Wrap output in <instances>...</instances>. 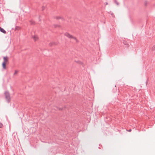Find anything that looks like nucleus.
I'll return each mask as SVG.
<instances>
[{
    "label": "nucleus",
    "mask_w": 155,
    "mask_h": 155,
    "mask_svg": "<svg viewBox=\"0 0 155 155\" xmlns=\"http://www.w3.org/2000/svg\"><path fill=\"white\" fill-rule=\"evenodd\" d=\"M0 31L4 34L6 33V31L2 28L0 26Z\"/></svg>",
    "instance_id": "obj_3"
},
{
    "label": "nucleus",
    "mask_w": 155,
    "mask_h": 155,
    "mask_svg": "<svg viewBox=\"0 0 155 155\" xmlns=\"http://www.w3.org/2000/svg\"><path fill=\"white\" fill-rule=\"evenodd\" d=\"M2 126V124L1 123H0V128H1Z\"/></svg>",
    "instance_id": "obj_12"
},
{
    "label": "nucleus",
    "mask_w": 155,
    "mask_h": 155,
    "mask_svg": "<svg viewBox=\"0 0 155 155\" xmlns=\"http://www.w3.org/2000/svg\"><path fill=\"white\" fill-rule=\"evenodd\" d=\"M18 71H17V70H15V71L14 74V75H15L18 73Z\"/></svg>",
    "instance_id": "obj_11"
},
{
    "label": "nucleus",
    "mask_w": 155,
    "mask_h": 155,
    "mask_svg": "<svg viewBox=\"0 0 155 155\" xmlns=\"http://www.w3.org/2000/svg\"><path fill=\"white\" fill-rule=\"evenodd\" d=\"M2 66L3 69H5L6 68V63L3 62L2 63Z\"/></svg>",
    "instance_id": "obj_5"
},
{
    "label": "nucleus",
    "mask_w": 155,
    "mask_h": 155,
    "mask_svg": "<svg viewBox=\"0 0 155 155\" xmlns=\"http://www.w3.org/2000/svg\"><path fill=\"white\" fill-rule=\"evenodd\" d=\"M152 50L153 51L155 50V45L152 48Z\"/></svg>",
    "instance_id": "obj_10"
},
{
    "label": "nucleus",
    "mask_w": 155,
    "mask_h": 155,
    "mask_svg": "<svg viewBox=\"0 0 155 155\" xmlns=\"http://www.w3.org/2000/svg\"><path fill=\"white\" fill-rule=\"evenodd\" d=\"M61 18L60 17H58L56 18H57V19H59Z\"/></svg>",
    "instance_id": "obj_13"
},
{
    "label": "nucleus",
    "mask_w": 155,
    "mask_h": 155,
    "mask_svg": "<svg viewBox=\"0 0 155 155\" xmlns=\"http://www.w3.org/2000/svg\"><path fill=\"white\" fill-rule=\"evenodd\" d=\"M30 23L31 24L34 25L35 24V22L33 21H30Z\"/></svg>",
    "instance_id": "obj_9"
},
{
    "label": "nucleus",
    "mask_w": 155,
    "mask_h": 155,
    "mask_svg": "<svg viewBox=\"0 0 155 155\" xmlns=\"http://www.w3.org/2000/svg\"><path fill=\"white\" fill-rule=\"evenodd\" d=\"M65 36L69 38H72L75 40L76 42H78V41L76 38L73 37L72 35H71L69 34L68 33H66L64 34Z\"/></svg>",
    "instance_id": "obj_2"
},
{
    "label": "nucleus",
    "mask_w": 155,
    "mask_h": 155,
    "mask_svg": "<svg viewBox=\"0 0 155 155\" xmlns=\"http://www.w3.org/2000/svg\"><path fill=\"white\" fill-rule=\"evenodd\" d=\"M17 27H17V26H16V27H15V29H16H16H17Z\"/></svg>",
    "instance_id": "obj_16"
},
{
    "label": "nucleus",
    "mask_w": 155,
    "mask_h": 155,
    "mask_svg": "<svg viewBox=\"0 0 155 155\" xmlns=\"http://www.w3.org/2000/svg\"><path fill=\"white\" fill-rule=\"evenodd\" d=\"M131 131V129H129V130H128V131L129 132H130Z\"/></svg>",
    "instance_id": "obj_14"
},
{
    "label": "nucleus",
    "mask_w": 155,
    "mask_h": 155,
    "mask_svg": "<svg viewBox=\"0 0 155 155\" xmlns=\"http://www.w3.org/2000/svg\"><path fill=\"white\" fill-rule=\"evenodd\" d=\"M3 59L4 61L3 62H5V63L8 61V58L7 56L4 57Z\"/></svg>",
    "instance_id": "obj_4"
},
{
    "label": "nucleus",
    "mask_w": 155,
    "mask_h": 155,
    "mask_svg": "<svg viewBox=\"0 0 155 155\" xmlns=\"http://www.w3.org/2000/svg\"><path fill=\"white\" fill-rule=\"evenodd\" d=\"M114 2L116 3L117 5H119V3H118L116 0H114Z\"/></svg>",
    "instance_id": "obj_7"
},
{
    "label": "nucleus",
    "mask_w": 155,
    "mask_h": 155,
    "mask_svg": "<svg viewBox=\"0 0 155 155\" xmlns=\"http://www.w3.org/2000/svg\"><path fill=\"white\" fill-rule=\"evenodd\" d=\"M108 3H107V2H106V5H108Z\"/></svg>",
    "instance_id": "obj_15"
},
{
    "label": "nucleus",
    "mask_w": 155,
    "mask_h": 155,
    "mask_svg": "<svg viewBox=\"0 0 155 155\" xmlns=\"http://www.w3.org/2000/svg\"><path fill=\"white\" fill-rule=\"evenodd\" d=\"M33 38L35 41H36L38 39V37L36 36H34L33 37Z\"/></svg>",
    "instance_id": "obj_6"
},
{
    "label": "nucleus",
    "mask_w": 155,
    "mask_h": 155,
    "mask_svg": "<svg viewBox=\"0 0 155 155\" xmlns=\"http://www.w3.org/2000/svg\"><path fill=\"white\" fill-rule=\"evenodd\" d=\"M56 45V44L55 42H52V43H51L50 44H49V45H50V46H51L52 45Z\"/></svg>",
    "instance_id": "obj_8"
},
{
    "label": "nucleus",
    "mask_w": 155,
    "mask_h": 155,
    "mask_svg": "<svg viewBox=\"0 0 155 155\" xmlns=\"http://www.w3.org/2000/svg\"><path fill=\"white\" fill-rule=\"evenodd\" d=\"M4 94L6 101L8 103H9L11 101V98L9 92L7 91H5L4 93Z\"/></svg>",
    "instance_id": "obj_1"
}]
</instances>
